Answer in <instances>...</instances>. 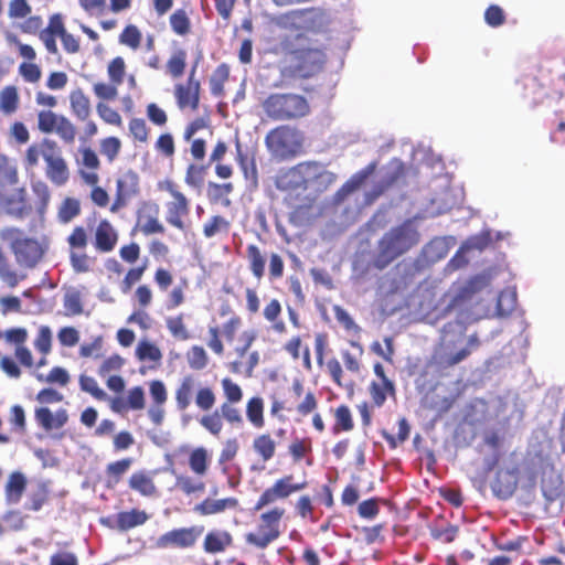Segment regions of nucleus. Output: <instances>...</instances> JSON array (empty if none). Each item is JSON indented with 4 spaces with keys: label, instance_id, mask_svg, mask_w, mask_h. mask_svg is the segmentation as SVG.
<instances>
[{
    "label": "nucleus",
    "instance_id": "f257e3e1",
    "mask_svg": "<svg viewBox=\"0 0 565 565\" xmlns=\"http://www.w3.org/2000/svg\"><path fill=\"white\" fill-rule=\"evenodd\" d=\"M205 413L200 419V425L211 435L218 437L223 430L224 422L232 426L243 424V415L237 407L238 403L222 402L218 408L213 409L216 404V394L213 387L198 386L194 375L183 376L174 390L175 407L179 412H185L192 405Z\"/></svg>",
    "mask_w": 565,
    "mask_h": 565
},
{
    "label": "nucleus",
    "instance_id": "f03ea898",
    "mask_svg": "<svg viewBox=\"0 0 565 565\" xmlns=\"http://www.w3.org/2000/svg\"><path fill=\"white\" fill-rule=\"evenodd\" d=\"M41 158L45 161V174L55 185H64L70 178L68 167L61 154L57 142L50 138H42L31 143L24 152L23 166L25 170H33L40 164Z\"/></svg>",
    "mask_w": 565,
    "mask_h": 565
},
{
    "label": "nucleus",
    "instance_id": "7ed1b4c3",
    "mask_svg": "<svg viewBox=\"0 0 565 565\" xmlns=\"http://www.w3.org/2000/svg\"><path fill=\"white\" fill-rule=\"evenodd\" d=\"M418 243L419 233L411 221L392 227L377 242V253L373 258V266L380 270L386 268Z\"/></svg>",
    "mask_w": 565,
    "mask_h": 565
},
{
    "label": "nucleus",
    "instance_id": "20e7f679",
    "mask_svg": "<svg viewBox=\"0 0 565 565\" xmlns=\"http://www.w3.org/2000/svg\"><path fill=\"white\" fill-rule=\"evenodd\" d=\"M287 64L281 74L291 78H311L321 73L327 63V55L323 49L312 45H302L288 49L286 54Z\"/></svg>",
    "mask_w": 565,
    "mask_h": 565
},
{
    "label": "nucleus",
    "instance_id": "39448f33",
    "mask_svg": "<svg viewBox=\"0 0 565 565\" xmlns=\"http://www.w3.org/2000/svg\"><path fill=\"white\" fill-rule=\"evenodd\" d=\"M255 527L245 534L247 545L256 550H266L276 542L282 534V520L286 510L275 505L267 510L259 511Z\"/></svg>",
    "mask_w": 565,
    "mask_h": 565
},
{
    "label": "nucleus",
    "instance_id": "423d86ee",
    "mask_svg": "<svg viewBox=\"0 0 565 565\" xmlns=\"http://www.w3.org/2000/svg\"><path fill=\"white\" fill-rule=\"evenodd\" d=\"M305 135L301 130L289 125H280L265 137V145L273 158L285 161L291 160L305 152Z\"/></svg>",
    "mask_w": 565,
    "mask_h": 565
},
{
    "label": "nucleus",
    "instance_id": "0eeeda50",
    "mask_svg": "<svg viewBox=\"0 0 565 565\" xmlns=\"http://www.w3.org/2000/svg\"><path fill=\"white\" fill-rule=\"evenodd\" d=\"M267 117L277 121L302 118L310 113V105L306 97L292 93H274L262 104Z\"/></svg>",
    "mask_w": 565,
    "mask_h": 565
},
{
    "label": "nucleus",
    "instance_id": "6e6552de",
    "mask_svg": "<svg viewBox=\"0 0 565 565\" xmlns=\"http://www.w3.org/2000/svg\"><path fill=\"white\" fill-rule=\"evenodd\" d=\"M188 463L194 476L172 471L175 477L174 487L185 495L203 493L206 489L203 477L206 476L211 463L207 450L204 447L194 448L189 455Z\"/></svg>",
    "mask_w": 565,
    "mask_h": 565
},
{
    "label": "nucleus",
    "instance_id": "1a4fd4ad",
    "mask_svg": "<svg viewBox=\"0 0 565 565\" xmlns=\"http://www.w3.org/2000/svg\"><path fill=\"white\" fill-rule=\"evenodd\" d=\"M56 38L61 39L63 49L66 53L76 54L79 52V39L67 32L61 13L52 14L49 19L47 25L39 34V39L44 44L46 51L52 55H56L58 53Z\"/></svg>",
    "mask_w": 565,
    "mask_h": 565
},
{
    "label": "nucleus",
    "instance_id": "9d476101",
    "mask_svg": "<svg viewBox=\"0 0 565 565\" xmlns=\"http://www.w3.org/2000/svg\"><path fill=\"white\" fill-rule=\"evenodd\" d=\"M22 231L8 227L2 231L1 237L10 242V248L20 266L32 268L43 256L41 245L34 238L23 237Z\"/></svg>",
    "mask_w": 565,
    "mask_h": 565
},
{
    "label": "nucleus",
    "instance_id": "9b49d317",
    "mask_svg": "<svg viewBox=\"0 0 565 565\" xmlns=\"http://www.w3.org/2000/svg\"><path fill=\"white\" fill-rule=\"evenodd\" d=\"M276 23L317 33L327 28L329 19L323 9L312 7L282 13L276 19Z\"/></svg>",
    "mask_w": 565,
    "mask_h": 565
},
{
    "label": "nucleus",
    "instance_id": "f8f14e48",
    "mask_svg": "<svg viewBox=\"0 0 565 565\" xmlns=\"http://www.w3.org/2000/svg\"><path fill=\"white\" fill-rule=\"evenodd\" d=\"M68 245V259L72 269L76 274H85L92 270L95 257L89 256L86 249L89 244V232L82 225L75 226L66 237Z\"/></svg>",
    "mask_w": 565,
    "mask_h": 565
},
{
    "label": "nucleus",
    "instance_id": "ddd939ff",
    "mask_svg": "<svg viewBox=\"0 0 565 565\" xmlns=\"http://www.w3.org/2000/svg\"><path fill=\"white\" fill-rule=\"evenodd\" d=\"M256 337V332L253 330H245L241 333L238 342L233 349L235 359L228 364L232 373L243 374L246 377L253 375L255 367L259 363V352L250 351Z\"/></svg>",
    "mask_w": 565,
    "mask_h": 565
},
{
    "label": "nucleus",
    "instance_id": "4468645a",
    "mask_svg": "<svg viewBox=\"0 0 565 565\" xmlns=\"http://www.w3.org/2000/svg\"><path fill=\"white\" fill-rule=\"evenodd\" d=\"M324 172L320 162L303 161L284 172L278 179V186L282 189H307Z\"/></svg>",
    "mask_w": 565,
    "mask_h": 565
},
{
    "label": "nucleus",
    "instance_id": "2eb2a0df",
    "mask_svg": "<svg viewBox=\"0 0 565 565\" xmlns=\"http://www.w3.org/2000/svg\"><path fill=\"white\" fill-rule=\"evenodd\" d=\"M160 189L167 191L172 198V201L168 202L166 205L167 223L180 231H184L185 224L183 220L190 214V200L180 191L178 184L173 181H164L160 184Z\"/></svg>",
    "mask_w": 565,
    "mask_h": 565
},
{
    "label": "nucleus",
    "instance_id": "dca6fc26",
    "mask_svg": "<svg viewBox=\"0 0 565 565\" xmlns=\"http://www.w3.org/2000/svg\"><path fill=\"white\" fill-rule=\"evenodd\" d=\"M307 481L294 482L292 475H286L277 479L269 488L265 489L258 497L253 510L262 511L266 507L274 504L278 500L289 498L292 493L306 489Z\"/></svg>",
    "mask_w": 565,
    "mask_h": 565
},
{
    "label": "nucleus",
    "instance_id": "f3484780",
    "mask_svg": "<svg viewBox=\"0 0 565 565\" xmlns=\"http://www.w3.org/2000/svg\"><path fill=\"white\" fill-rule=\"evenodd\" d=\"M203 532V525L173 529L160 535L156 542V545L159 548H192Z\"/></svg>",
    "mask_w": 565,
    "mask_h": 565
},
{
    "label": "nucleus",
    "instance_id": "a211bd4d",
    "mask_svg": "<svg viewBox=\"0 0 565 565\" xmlns=\"http://www.w3.org/2000/svg\"><path fill=\"white\" fill-rule=\"evenodd\" d=\"M198 62L194 63L184 83H177L173 95L180 109L190 108L195 111L200 106L201 83L196 78Z\"/></svg>",
    "mask_w": 565,
    "mask_h": 565
},
{
    "label": "nucleus",
    "instance_id": "6ab92c4d",
    "mask_svg": "<svg viewBox=\"0 0 565 565\" xmlns=\"http://www.w3.org/2000/svg\"><path fill=\"white\" fill-rule=\"evenodd\" d=\"M140 193L139 177L132 171L128 170L121 173L116 180L115 199L109 206L111 213H117L126 207L129 201Z\"/></svg>",
    "mask_w": 565,
    "mask_h": 565
},
{
    "label": "nucleus",
    "instance_id": "aec40b11",
    "mask_svg": "<svg viewBox=\"0 0 565 565\" xmlns=\"http://www.w3.org/2000/svg\"><path fill=\"white\" fill-rule=\"evenodd\" d=\"M377 380L371 381L367 391L372 401V406L382 407L387 397H396L395 383L387 377L384 366L377 362L373 366Z\"/></svg>",
    "mask_w": 565,
    "mask_h": 565
},
{
    "label": "nucleus",
    "instance_id": "412c9836",
    "mask_svg": "<svg viewBox=\"0 0 565 565\" xmlns=\"http://www.w3.org/2000/svg\"><path fill=\"white\" fill-rule=\"evenodd\" d=\"M149 393L152 405L148 409V417L154 426H161L164 420V404L168 399V391L164 383L153 380L149 383Z\"/></svg>",
    "mask_w": 565,
    "mask_h": 565
},
{
    "label": "nucleus",
    "instance_id": "4be33fe9",
    "mask_svg": "<svg viewBox=\"0 0 565 565\" xmlns=\"http://www.w3.org/2000/svg\"><path fill=\"white\" fill-rule=\"evenodd\" d=\"M149 520V514L139 509L118 512L115 518L103 519L102 523L119 532H127L134 527L143 525Z\"/></svg>",
    "mask_w": 565,
    "mask_h": 565
},
{
    "label": "nucleus",
    "instance_id": "5701e85b",
    "mask_svg": "<svg viewBox=\"0 0 565 565\" xmlns=\"http://www.w3.org/2000/svg\"><path fill=\"white\" fill-rule=\"evenodd\" d=\"M159 207L157 204H143L137 214V227L146 235L164 234L166 228L158 217Z\"/></svg>",
    "mask_w": 565,
    "mask_h": 565
},
{
    "label": "nucleus",
    "instance_id": "b1692460",
    "mask_svg": "<svg viewBox=\"0 0 565 565\" xmlns=\"http://www.w3.org/2000/svg\"><path fill=\"white\" fill-rule=\"evenodd\" d=\"M205 126L206 122L203 118H195L185 126L183 131V139L191 142L190 153L194 161H203L206 156V141L202 138H194V135Z\"/></svg>",
    "mask_w": 565,
    "mask_h": 565
},
{
    "label": "nucleus",
    "instance_id": "393cba45",
    "mask_svg": "<svg viewBox=\"0 0 565 565\" xmlns=\"http://www.w3.org/2000/svg\"><path fill=\"white\" fill-rule=\"evenodd\" d=\"M118 243V232L108 220H102L94 233V248L99 253H110Z\"/></svg>",
    "mask_w": 565,
    "mask_h": 565
},
{
    "label": "nucleus",
    "instance_id": "a878e982",
    "mask_svg": "<svg viewBox=\"0 0 565 565\" xmlns=\"http://www.w3.org/2000/svg\"><path fill=\"white\" fill-rule=\"evenodd\" d=\"M234 543L233 535L226 530H211L203 540V551L206 554H222Z\"/></svg>",
    "mask_w": 565,
    "mask_h": 565
},
{
    "label": "nucleus",
    "instance_id": "bb28decb",
    "mask_svg": "<svg viewBox=\"0 0 565 565\" xmlns=\"http://www.w3.org/2000/svg\"><path fill=\"white\" fill-rule=\"evenodd\" d=\"M486 280L482 277H473L460 286L451 299L452 307H462L471 302L475 297L484 288Z\"/></svg>",
    "mask_w": 565,
    "mask_h": 565
},
{
    "label": "nucleus",
    "instance_id": "cd10ccee",
    "mask_svg": "<svg viewBox=\"0 0 565 565\" xmlns=\"http://www.w3.org/2000/svg\"><path fill=\"white\" fill-rule=\"evenodd\" d=\"M35 420L46 431L52 429L62 428L68 420L66 409L60 408L55 414L47 407H40L35 409Z\"/></svg>",
    "mask_w": 565,
    "mask_h": 565
},
{
    "label": "nucleus",
    "instance_id": "c85d7f7f",
    "mask_svg": "<svg viewBox=\"0 0 565 565\" xmlns=\"http://www.w3.org/2000/svg\"><path fill=\"white\" fill-rule=\"evenodd\" d=\"M238 500L234 497L224 498L218 500L204 499L202 502L194 507V511L201 515H213L222 513L227 509H236Z\"/></svg>",
    "mask_w": 565,
    "mask_h": 565
},
{
    "label": "nucleus",
    "instance_id": "c756f323",
    "mask_svg": "<svg viewBox=\"0 0 565 565\" xmlns=\"http://www.w3.org/2000/svg\"><path fill=\"white\" fill-rule=\"evenodd\" d=\"M70 108L76 119L86 121L92 115V106L88 96L82 88L70 93Z\"/></svg>",
    "mask_w": 565,
    "mask_h": 565
},
{
    "label": "nucleus",
    "instance_id": "7c9ffc66",
    "mask_svg": "<svg viewBox=\"0 0 565 565\" xmlns=\"http://www.w3.org/2000/svg\"><path fill=\"white\" fill-rule=\"evenodd\" d=\"M129 488L142 497L158 495V488L152 477L146 471L134 472L128 480Z\"/></svg>",
    "mask_w": 565,
    "mask_h": 565
},
{
    "label": "nucleus",
    "instance_id": "2f4dec72",
    "mask_svg": "<svg viewBox=\"0 0 565 565\" xmlns=\"http://www.w3.org/2000/svg\"><path fill=\"white\" fill-rule=\"evenodd\" d=\"M228 147L225 141L218 140L209 157L207 164L215 163V174L221 179H228L233 175V168L230 164H223L222 160L226 156Z\"/></svg>",
    "mask_w": 565,
    "mask_h": 565
},
{
    "label": "nucleus",
    "instance_id": "473e14b6",
    "mask_svg": "<svg viewBox=\"0 0 565 565\" xmlns=\"http://www.w3.org/2000/svg\"><path fill=\"white\" fill-rule=\"evenodd\" d=\"M26 478L20 471H14L10 473L8 481L4 487L6 500L8 503H18L20 502L25 489H26Z\"/></svg>",
    "mask_w": 565,
    "mask_h": 565
},
{
    "label": "nucleus",
    "instance_id": "72a5a7b5",
    "mask_svg": "<svg viewBox=\"0 0 565 565\" xmlns=\"http://www.w3.org/2000/svg\"><path fill=\"white\" fill-rule=\"evenodd\" d=\"M186 313L179 312L175 316H169L166 318V328L170 335L177 341H188L191 339V331L185 322Z\"/></svg>",
    "mask_w": 565,
    "mask_h": 565
},
{
    "label": "nucleus",
    "instance_id": "f704fd0d",
    "mask_svg": "<svg viewBox=\"0 0 565 565\" xmlns=\"http://www.w3.org/2000/svg\"><path fill=\"white\" fill-rule=\"evenodd\" d=\"M282 312V306L276 298L270 299L266 302L263 309L264 319L271 324V329L276 333H285L287 331L286 323L280 319Z\"/></svg>",
    "mask_w": 565,
    "mask_h": 565
},
{
    "label": "nucleus",
    "instance_id": "c9c22d12",
    "mask_svg": "<svg viewBox=\"0 0 565 565\" xmlns=\"http://www.w3.org/2000/svg\"><path fill=\"white\" fill-rule=\"evenodd\" d=\"M246 258L252 275L260 280L265 276L266 257L259 246L249 244L246 247Z\"/></svg>",
    "mask_w": 565,
    "mask_h": 565
},
{
    "label": "nucleus",
    "instance_id": "e433bc0d",
    "mask_svg": "<svg viewBox=\"0 0 565 565\" xmlns=\"http://www.w3.org/2000/svg\"><path fill=\"white\" fill-rule=\"evenodd\" d=\"M234 191L232 182L215 183L209 182L207 184V198L211 203L221 204L224 207H230L232 201L228 195Z\"/></svg>",
    "mask_w": 565,
    "mask_h": 565
},
{
    "label": "nucleus",
    "instance_id": "4c0bfd02",
    "mask_svg": "<svg viewBox=\"0 0 565 565\" xmlns=\"http://www.w3.org/2000/svg\"><path fill=\"white\" fill-rule=\"evenodd\" d=\"M253 450L264 461L267 462L276 454V441L269 433L257 435L253 439Z\"/></svg>",
    "mask_w": 565,
    "mask_h": 565
},
{
    "label": "nucleus",
    "instance_id": "58836bf2",
    "mask_svg": "<svg viewBox=\"0 0 565 565\" xmlns=\"http://www.w3.org/2000/svg\"><path fill=\"white\" fill-rule=\"evenodd\" d=\"M188 53L184 49L174 50L166 63V73L173 79L182 77L186 68Z\"/></svg>",
    "mask_w": 565,
    "mask_h": 565
},
{
    "label": "nucleus",
    "instance_id": "ea45409f",
    "mask_svg": "<svg viewBox=\"0 0 565 565\" xmlns=\"http://www.w3.org/2000/svg\"><path fill=\"white\" fill-rule=\"evenodd\" d=\"M231 230V221L223 215L216 214L207 218L203 224L202 233L205 238H212L217 235H227Z\"/></svg>",
    "mask_w": 565,
    "mask_h": 565
},
{
    "label": "nucleus",
    "instance_id": "a19ab883",
    "mask_svg": "<svg viewBox=\"0 0 565 565\" xmlns=\"http://www.w3.org/2000/svg\"><path fill=\"white\" fill-rule=\"evenodd\" d=\"M377 168V162H370L362 170L354 173L341 188L340 192L344 195L350 194L356 190H359L365 181L375 172Z\"/></svg>",
    "mask_w": 565,
    "mask_h": 565
},
{
    "label": "nucleus",
    "instance_id": "79ce46f5",
    "mask_svg": "<svg viewBox=\"0 0 565 565\" xmlns=\"http://www.w3.org/2000/svg\"><path fill=\"white\" fill-rule=\"evenodd\" d=\"M402 177H404V166L398 164L393 172L388 173L383 181H381L370 192L366 193V202L372 203L375 201L387 189L393 186Z\"/></svg>",
    "mask_w": 565,
    "mask_h": 565
},
{
    "label": "nucleus",
    "instance_id": "37998d69",
    "mask_svg": "<svg viewBox=\"0 0 565 565\" xmlns=\"http://www.w3.org/2000/svg\"><path fill=\"white\" fill-rule=\"evenodd\" d=\"M169 24L172 32L179 36H186L192 30L191 19L184 8L177 9L170 14Z\"/></svg>",
    "mask_w": 565,
    "mask_h": 565
},
{
    "label": "nucleus",
    "instance_id": "c03bdc74",
    "mask_svg": "<svg viewBox=\"0 0 565 565\" xmlns=\"http://www.w3.org/2000/svg\"><path fill=\"white\" fill-rule=\"evenodd\" d=\"M246 417L250 425L257 429L265 426L264 399L260 396H253L246 403Z\"/></svg>",
    "mask_w": 565,
    "mask_h": 565
},
{
    "label": "nucleus",
    "instance_id": "a18cd8bd",
    "mask_svg": "<svg viewBox=\"0 0 565 565\" xmlns=\"http://www.w3.org/2000/svg\"><path fill=\"white\" fill-rule=\"evenodd\" d=\"M201 162L202 161H194L186 168L184 182L192 189H201L207 174L210 166Z\"/></svg>",
    "mask_w": 565,
    "mask_h": 565
},
{
    "label": "nucleus",
    "instance_id": "49530a36",
    "mask_svg": "<svg viewBox=\"0 0 565 565\" xmlns=\"http://www.w3.org/2000/svg\"><path fill=\"white\" fill-rule=\"evenodd\" d=\"M230 77V67L226 63L220 64L212 73L209 84L211 94L215 97H222L225 94L224 85Z\"/></svg>",
    "mask_w": 565,
    "mask_h": 565
},
{
    "label": "nucleus",
    "instance_id": "de8ad7c7",
    "mask_svg": "<svg viewBox=\"0 0 565 565\" xmlns=\"http://www.w3.org/2000/svg\"><path fill=\"white\" fill-rule=\"evenodd\" d=\"M82 212L81 202L78 199L67 196L65 198L57 210V220L62 224L71 223Z\"/></svg>",
    "mask_w": 565,
    "mask_h": 565
},
{
    "label": "nucleus",
    "instance_id": "09e8293b",
    "mask_svg": "<svg viewBox=\"0 0 565 565\" xmlns=\"http://www.w3.org/2000/svg\"><path fill=\"white\" fill-rule=\"evenodd\" d=\"M20 97L18 88L13 85L4 86L0 90V110L6 115L15 113L19 108Z\"/></svg>",
    "mask_w": 565,
    "mask_h": 565
},
{
    "label": "nucleus",
    "instance_id": "8fccbe9b",
    "mask_svg": "<svg viewBox=\"0 0 565 565\" xmlns=\"http://www.w3.org/2000/svg\"><path fill=\"white\" fill-rule=\"evenodd\" d=\"M334 424L332 427L333 434L341 431H350L354 427L351 409L349 406L342 404L334 409Z\"/></svg>",
    "mask_w": 565,
    "mask_h": 565
},
{
    "label": "nucleus",
    "instance_id": "3c124183",
    "mask_svg": "<svg viewBox=\"0 0 565 565\" xmlns=\"http://www.w3.org/2000/svg\"><path fill=\"white\" fill-rule=\"evenodd\" d=\"M148 268V260L146 259L138 266L130 267L125 274L122 280L119 284L120 291L128 294L135 284L141 280Z\"/></svg>",
    "mask_w": 565,
    "mask_h": 565
},
{
    "label": "nucleus",
    "instance_id": "603ef678",
    "mask_svg": "<svg viewBox=\"0 0 565 565\" xmlns=\"http://www.w3.org/2000/svg\"><path fill=\"white\" fill-rule=\"evenodd\" d=\"M142 33L135 24L126 25L119 34V43L128 46L132 51H136L140 47Z\"/></svg>",
    "mask_w": 565,
    "mask_h": 565
},
{
    "label": "nucleus",
    "instance_id": "864d4df0",
    "mask_svg": "<svg viewBox=\"0 0 565 565\" xmlns=\"http://www.w3.org/2000/svg\"><path fill=\"white\" fill-rule=\"evenodd\" d=\"M128 129L135 142L147 143L149 141L150 128L143 118H131Z\"/></svg>",
    "mask_w": 565,
    "mask_h": 565
},
{
    "label": "nucleus",
    "instance_id": "5fc2aeb1",
    "mask_svg": "<svg viewBox=\"0 0 565 565\" xmlns=\"http://www.w3.org/2000/svg\"><path fill=\"white\" fill-rule=\"evenodd\" d=\"M54 132L58 138L66 145H73L76 139L77 129L70 118L62 115L57 122L56 130Z\"/></svg>",
    "mask_w": 565,
    "mask_h": 565
},
{
    "label": "nucleus",
    "instance_id": "6e6d98bb",
    "mask_svg": "<svg viewBox=\"0 0 565 565\" xmlns=\"http://www.w3.org/2000/svg\"><path fill=\"white\" fill-rule=\"evenodd\" d=\"M61 117L62 114L52 110H40L38 113V129L45 135L53 134Z\"/></svg>",
    "mask_w": 565,
    "mask_h": 565
},
{
    "label": "nucleus",
    "instance_id": "4d7b16f0",
    "mask_svg": "<svg viewBox=\"0 0 565 565\" xmlns=\"http://www.w3.org/2000/svg\"><path fill=\"white\" fill-rule=\"evenodd\" d=\"M100 153L106 157L109 163L114 162L120 153L121 141L117 137H106L99 142Z\"/></svg>",
    "mask_w": 565,
    "mask_h": 565
},
{
    "label": "nucleus",
    "instance_id": "13d9d810",
    "mask_svg": "<svg viewBox=\"0 0 565 565\" xmlns=\"http://www.w3.org/2000/svg\"><path fill=\"white\" fill-rule=\"evenodd\" d=\"M136 356L139 361L158 362L161 360L162 353L156 344L149 341H140L136 348Z\"/></svg>",
    "mask_w": 565,
    "mask_h": 565
},
{
    "label": "nucleus",
    "instance_id": "bf43d9fd",
    "mask_svg": "<svg viewBox=\"0 0 565 565\" xmlns=\"http://www.w3.org/2000/svg\"><path fill=\"white\" fill-rule=\"evenodd\" d=\"M224 401L230 403H241L243 399V390L231 377H224L221 381Z\"/></svg>",
    "mask_w": 565,
    "mask_h": 565
},
{
    "label": "nucleus",
    "instance_id": "052dcab7",
    "mask_svg": "<svg viewBox=\"0 0 565 565\" xmlns=\"http://www.w3.org/2000/svg\"><path fill=\"white\" fill-rule=\"evenodd\" d=\"M289 454L295 462L300 461L306 455L312 451L310 438H296L288 447Z\"/></svg>",
    "mask_w": 565,
    "mask_h": 565
},
{
    "label": "nucleus",
    "instance_id": "680f3d73",
    "mask_svg": "<svg viewBox=\"0 0 565 565\" xmlns=\"http://www.w3.org/2000/svg\"><path fill=\"white\" fill-rule=\"evenodd\" d=\"M32 12V7L28 0H10L8 4L9 19L22 20L29 17Z\"/></svg>",
    "mask_w": 565,
    "mask_h": 565
},
{
    "label": "nucleus",
    "instance_id": "e2e57ef3",
    "mask_svg": "<svg viewBox=\"0 0 565 565\" xmlns=\"http://www.w3.org/2000/svg\"><path fill=\"white\" fill-rule=\"evenodd\" d=\"M78 382L81 390L89 393L94 398L98 401H104L107 398V394L99 387L97 381L94 377L82 374L79 375Z\"/></svg>",
    "mask_w": 565,
    "mask_h": 565
},
{
    "label": "nucleus",
    "instance_id": "0e129e2a",
    "mask_svg": "<svg viewBox=\"0 0 565 565\" xmlns=\"http://www.w3.org/2000/svg\"><path fill=\"white\" fill-rule=\"evenodd\" d=\"M188 363L193 370H203L209 364V356L200 345H193L188 352Z\"/></svg>",
    "mask_w": 565,
    "mask_h": 565
},
{
    "label": "nucleus",
    "instance_id": "69168bd1",
    "mask_svg": "<svg viewBox=\"0 0 565 565\" xmlns=\"http://www.w3.org/2000/svg\"><path fill=\"white\" fill-rule=\"evenodd\" d=\"M107 74L110 82L121 85L126 74V63L121 56L113 58L107 66Z\"/></svg>",
    "mask_w": 565,
    "mask_h": 565
},
{
    "label": "nucleus",
    "instance_id": "338daca9",
    "mask_svg": "<svg viewBox=\"0 0 565 565\" xmlns=\"http://www.w3.org/2000/svg\"><path fill=\"white\" fill-rule=\"evenodd\" d=\"M96 111L104 122L117 127L122 125V118L120 114L116 109H113L110 106H108L106 103H97Z\"/></svg>",
    "mask_w": 565,
    "mask_h": 565
},
{
    "label": "nucleus",
    "instance_id": "774afa93",
    "mask_svg": "<svg viewBox=\"0 0 565 565\" xmlns=\"http://www.w3.org/2000/svg\"><path fill=\"white\" fill-rule=\"evenodd\" d=\"M154 149L166 158H172L175 153V143L170 132L161 134L154 142Z\"/></svg>",
    "mask_w": 565,
    "mask_h": 565
}]
</instances>
